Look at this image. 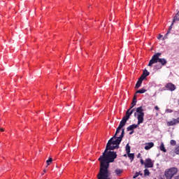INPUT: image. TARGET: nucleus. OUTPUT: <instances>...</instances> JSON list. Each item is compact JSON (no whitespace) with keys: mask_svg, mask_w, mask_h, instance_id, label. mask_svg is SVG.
<instances>
[{"mask_svg":"<svg viewBox=\"0 0 179 179\" xmlns=\"http://www.w3.org/2000/svg\"><path fill=\"white\" fill-rule=\"evenodd\" d=\"M123 156L124 157H127V154H124Z\"/></svg>","mask_w":179,"mask_h":179,"instance_id":"obj_37","label":"nucleus"},{"mask_svg":"<svg viewBox=\"0 0 179 179\" xmlns=\"http://www.w3.org/2000/svg\"><path fill=\"white\" fill-rule=\"evenodd\" d=\"M43 171H44V173H45V170H44Z\"/></svg>","mask_w":179,"mask_h":179,"instance_id":"obj_40","label":"nucleus"},{"mask_svg":"<svg viewBox=\"0 0 179 179\" xmlns=\"http://www.w3.org/2000/svg\"><path fill=\"white\" fill-rule=\"evenodd\" d=\"M155 109L157 110V111H159V106H155Z\"/></svg>","mask_w":179,"mask_h":179,"instance_id":"obj_30","label":"nucleus"},{"mask_svg":"<svg viewBox=\"0 0 179 179\" xmlns=\"http://www.w3.org/2000/svg\"><path fill=\"white\" fill-rule=\"evenodd\" d=\"M165 89L170 92H174V90H176V85L171 83H169L165 85Z\"/></svg>","mask_w":179,"mask_h":179,"instance_id":"obj_9","label":"nucleus"},{"mask_svg":"<svg viewBox=\"0 0 179 179\" xmlns=\"http://www.w3.org/2000/svg\"><path fill=\"white\" fill-rule=\"evenodd\" d=\"M154 164L153 162H152V159L148 158L145 159V167L146 169H152V167H153Z\"/></svg>","mask_w":179,"mask_h":179,"instance_id":"obj_8","label":"nucleus"},{"mask_svg":"<svg viewBox=\"0 0 179 179\" xmlns=\"http://www.w3.org/2000/svg\"><path fill=\"white\" fill-rule=\"evenodd\" d=\"M126 152L127 154L131 153V146L129 145V144H127L126 145Z\"/></svg>","mask_w":179,"mask_h":179,"instance_id":"obj_21","label":"nucleus"},{"mask_svg":"<svg viewBox=\"0 0 179 179\" xmlns=\"http://www.w3.org/2000/svg\"><path fill=\"white\" fill-rule=\"evenodd\" d=\"M139 173L138 172H136L134 176H133V178L135 179V178H137V177H139Z\"/></svg>","mask_w":179,"mask_h":179,"instance_id":"obj_26","label":"nucleus"},{"mask_svg":"<svg viewBox=\"0 0 179 179\" xmlns=\"http://www.w3.org/2000/svg\"><path fill=\"white\" fill-rule=\"evenodd\" d=\"M159 150L162 152H164V153H166V152H167V150H166V148L164 147V143H161V145L159 146Z\"/></svg>","mask_w":179,"mask_h":179,"instance_id":"obj_18","label":"nucleus"},{"mask_svg":"<svg viewBox=\"0 0 179 179\" xmlns=\"http://www.w3.org/2000/svg\"><path fill=\"white\" fill-rule=\"evenodd\" d=\"M163 37V35H162L161 34H159V36H157V39L160 40V38H162Z\"/></svg>","mask_w":179,"mask_h":179,"instance_id":"obj_28","label":"nucleus"},{"mask_svg":"<svg viewBox=\"0 0 179 179\" xmlns=\"http://www.w3.org/2000/svg\"><path fill=\"white\" fill-rule=\"evenodd\" d=\"M46 163H47L48 166H50V164H51L52 163V158L49 157V159L46 161Z\"/></svg>","mask_w":179,"mask_h":179,"instance_id":"obj_24","label":"nucleus"},{"mask_svg":"<svg viewBox=\"0 0 179 179\" xmlns=\"http://www.w3.org/2000/svg\"><path fill=\"white\" fill-rule=\"evenodd\" d=\"M0 131H1V132H3L5 130H4L3 128H1V129H0Z\"/></svg>","mask_w":179,"mask_h":179,"instance_id":"obj_34","label":"nucleus"},{"mask_svg":"<svg viewBox=\"0 0 179 179\" xmlns=\"http://www.w3.org/2000/svg\"><path fill=\"white\" fill-rule=\"evenodd\" d=\"M149 75H150V73H149L148 70L145 69L140 78H141L143 80H145L147 76H149Z\"/></svg>","mask_w":179,"mask_h":179,"instance_id":"obj_11","label":"nucleus"},{"mask_svg":"<svg viewBox=\"0 0 179 179\" xmlns=\"http://www.w3.org/2000/svg\"><path fill=\"white\" fill-rule=\"evenodd\" d=\"M159 57H162L161 52H157L155 53L152 59L150 60L148 63L149 66H152L153 64H157V62H159L162 66H164V65H167V60L164 58H159Z\"/></svg>","mask_w":179,"mask_h":179,"instance_id":"obj_2","label":"nucleus"},{"mask_svg":"<svg viewBox=\"0 0 179 179\" xmlns=\"http://www.w3.org/2000/svg\"><path fill=\"white\" fill-rule=\"evenodd\" d=\"M140 162H141V164H142V165L144 164V166H145V162L143 161V159H141L140 160Z\"/></svg>","mask_w":179,"mask_h":179,"instance_id":"obj_29","label":"nucleus"},{"mask_svg":"<svg viewBox=\"0 0 179 179\" xmlns=\"http://www.w3.org/2000/svg\"><path fill=\"white\" fill-rule=\"evenodd\" d=\"M146 92H148L147 90H145V88H142L141 90H137L136 94H138V93H139L140 94H143V93H146Z\"/></svg>","mask_w":179,"mask_h":179,"instance_id":"obj_17","label":"nucleus"},{"mask_svg":"<svg viewBox=\"0 0 179 179\" xmlns=\"http://www.w3.org/2000/svg\"><path fill=\"white\" fill-rule=\"evenodd\" d=\"M130 111H132V114H133L134 111H135V108L131 109Z\"/></svg>","mask_w":179,"mask_h":179,"instance_id":"obj_33","label":"nucleus"},{"mask_svg":"<svg viewBox=\"0 0 179 179\" xmlns=\"http://www.w3.org/2000/svg\"><path fill=\"white\" fill-rule=\"evenodd\" d=\"M131 131L129 132V135H132L134 134V130H130Z\"/></svg>","mask_w":179,"mask_h":179,"instance_id":"obj_31","label":"nucleus"},{"mask_svg":"<svg viewBox=\"0 0 179 179\" xmlns=\"http://www.w3.org/2000/svg\"><path fill=\"white\" fill-rule=\"evenodd\" d=\"M131 115H132V111H131V108H129L126 112V115L122 117V119L120 122H122L123 124H126L127 121H128V120H129Z\"/></svg>","mask_w":179,"mask_h":179,"instance_id":"obj_7","label":"nucleus"},{"mask_svg":"<svg viewBox=\"0 0 179 179\" xmlns=\"http://www.w3.org/2000/svg\"><path fill=\"white\" fill-rule=\"evenodd\" d=\"M170 143L172 146H176L177 143L176 142L175 140H171Z\"/></svg>","mask_w":179,"mask_h":179,"instance_id":"obj_25","label":"nucleus"},{"mask_svg":"<svg viewBox=\"0 0 179 179\" xmlns=\"http://www.w3.org/2000/svg\"><path fill=\"white\" fill-rule=\"evenodd\" d=\"M136 113H138L137 120L138 125H141L143 122V117H145V113H143V106H140L136 109Z\"/></svg>","mask_w":179,"mask_h":179,"instance_id":"obj_3","label":"nucleus"},{"mask_svg":"<svg viewBox=\"0 0 179 179\" xmlns=\"http://www.w3.org/2000/svg\"><path fill=\"white\" fill-rule=\"evenodd\" d=\"M123 127H125V124L122 123V122H120L119 126L117 127V128L116 129V132H115V135L111 138L112 142H115V140L114 141V139H118L119 137H117V135H118V134H120V132Z\"/></svg>","mask_w":179,"mask_h":179,"instance_id":"obj_6","label":"nucleus"},{"mask_svg":"<svg viewBox=\"0 0 179 179\" xmlns=\"http://www.w3.org/2000/svg\"><path fill=\"white\" fill-rule=\"evenodd\" d=\"M137 101H138V100H136V95H134V98H133V101L131 102V106L130 107V110H132V108H134V107H135V106H136Z\"/></svg>","mask_w":179,"mask_h":179,"instance_id":"obj_12","label":"nucleus"},{"mask_svg":"<svg viewBox=\"0 0 179 179\" xmlns=\"http://www.w3.org/2000/svg\"><path fill=\"white\" fill-rule=\"evenodd\" d=\"M179 21V15L178 14H176L174 17H173V23L175 22H178Z\"/></svg>","mask_w":179,"mask_h":179,"instance_id":"obj_23","label":"nucleus"},{"mask_svg":"<svg viewBox=\"0 0 179 179\" xmlns=\"http://www.w3.org/2000/svg\"><path fill=\"white\" fill-rule=\"evenodd\" d=\"M144 176L145 177H146V176H148V177L150 176V171H149V169H146L144 170Z\"/></svg>","mask_w":179,"mask_h":179,"instance_id":"obj_22","label":"nucleus"},{"mask_svg":"<svg viewBox=\"0 0 179 179\" xmlns=\"http://www.w3.org/2000/svg\"><path fill=\"white\" fill-rule=\"evenodd\" d=\"M139 124H131L130 126H129L127 128V131H134V129H136V128H138V126Z\"/></svg>","mask_w":179,"mask_h":179,"instance_id":"obj_13","label":"nucleus"},{"mask_svg":"<svg viewBox=\"0 0 179 179\" xmlns=\"http://www.w3.org/2000/svg\"><path fill=\"white\" fill-rule=\"evenodd\" d=\"M138 173H139V176H143V174L141 173V171H139Z\"/></svg>","mask_w":179,"mask_h":179,"instance_id":"obj_35","label":"nucleus"},{"mask_svg":"<svg viewBox=\"0 0 179 179\" xmlns=\"http://www.w3.org/2000/svg\"><path fill=\"white\" fill-rule=\"evenodd\" d=\"M175 179H179V176H176V177H175Z\"/></svg>","mask_w":179,"mask_h":179,"instance_id":"obj_36","label":"nucleus"},{"mask_svg":"<svg viewBox=\"0 0 179 179\" xmlns=\"http://www.w3.org/2000/svg\"><path fill=\"white\" fill-rule=\"evenodd\" d=\"M125 135V129H122V132L119 138L115 141H113V138H110L107 144L106 149L102 155L99 158V162H100L99 171H110V163H114L115 159L117 158L116 152L108 151L114 150L115 149H120V143L122 141V138Z\"/></svg>","mask_w":179,"mask_h":179,"instance_id":"obj_1","label":"nucleus"},{"mask_svg":"<svg viewBox=\"0 0 179 179\" xmlns=\"http://www.w3.org/2000/svg\"><path fill=\"white\" fill-rule=\"evenodd\" d=\"M127 156L130 159L131 162H132L134 159H135V154L134 153L129 152V154H127Z\"/></svg>","mask_w":179,"mask_h":179,"instance_id":"obj_19","label":"nucleus"},{"mask_svg":"<svg viewBox=\"0 0 179 179\" xmlns=\"http://www.w3.org/2000/svg\"><path fill=\"white\" fill-rule=\"evenodd\" d=\"M143 78L140 77L136 84L135 89H139V87H141L142 85V82H143Z\"/></svg>","mask_w":179,"mask_h":179,"instance_id":"obj_10","label":"nucleus"},{"mask_svg":"<svg viewBox=\"0 0 179 179\" xmlns=\"http://www.w3.org/2000/svg\"><path fill=\"white\" fill-rule=\"evenodd\" d=\"M175 153L179 155V145L175 149Z\"/></svg>","mask_w":179,"mask_h":179,"instance_id":"obj_27","label":"nucleus"},{"mask_svg":"<svg viewBox=\"0 0 179 179\" xmlns=\"http://www.w3.org/2000/svg\"><path fill=\"white\" fill-rule=\"evenodd\" d=\"M153 146H155V143H153L152 142L148 143H146V145L145 146V150H149V149H152V148H153Z\"/></svg>","mask_w":179,"mask_h":179,"instance_id":"obj_14","label":"nucleus"},{"mask_svg":"<svg viewBox=\"0 0 179 179\" xmlns=\"http://www.w3.org/2000/svg\"><path fill=\"white\" fill-rule=\"evenodd\" d=\"M115 173L116 176H121V174H122V169H116L115 170Z\"/></svg>","mask_w":179,"mask_h":179,"instance_id":"obj_20","label":"nucleus"},{"mask_svg":"<svg viewBox=\"0 0 179 179\" xmlns=\"http://www.w3.org/2000/svg\"><path fill=\"white\" fill-rule=\"evenodd\" d=\"M176 123L179 124V117L177 119H176Z\"/></svg>","mask_w":179,"mask_h":179,"instance_id":"obj_32","label":"nucleus"},{"mask_svg":"<svg viewBox=\"0 0 179 179\" xmlns=\"http://www.w3.org/2000/svg\"><path fill=\"white\" fill-rule=\"evenodd\" d=\"M173 26H174V22H172L171 26L169 27L167 33L165 34L164 38H162V40H164L165 38H167V34H170V32L171 31V29H173Z\"/></svg>","mask_w":179,"mask_h":179,"instance_id":"obj_15","label":"nucleus"},{"mask_svg":"<svg viewBox=\"0 0 179 179\" xmlns=\"http://www.w3.org/2000/svg\"><path fill=\"white\" fill-rule=\"evenodd\" d=\"M96 177L98 179H111V172L107 171H99Z\"/></svg>","mask_w":179,"mask_h":179,"instance_id":"obj_5","label":"nucleus"},{"mask_svg":"<svg viewBox=\"0 0 179 179\" xmlns=\"http://www.w3.org/2000/svg\"><path fill=\"white\" fill-rule=\"evenodd\" d=\"M178 104H179V99H178Z\"/></svg>","mask_w":179,"mask_h":179,"instance_id":"obj_39","label":"nucleus"},{"mask_svg":"<svg viewBox=\"0 0 179 179\" xmlns=\"http://www.w3.org/2000/svg\"><path fill=\"white\" fill-rule=\"evenodd\" d=\"M134 115H136V112L134 113Z\"/></svg>","mask_w":179,"mask_h":179,"instance_id":"obj_38","label":"nucleus"},{"mask_svg":"<svg viewBox=\"0 0 179 179\" xmlns=\"http://www.w3.org/2000/svg\"><path fill=\"white\" fill-rule=\"evenodd\" d=\"M177 120L176 119H173L172 121L167 122V126L168 127H173V125H176Z\"/></svg>","mask_w":179,"mask_h":179,"instance_id":"obj_16","label":"nucleus"},{"mask_svg":"<svg viewBox=\"0 0 179 179\" xmlns=\"http://www.w3.org/2000/svg\"><path fill=\"white\" fill-rule=\"evenodd\" d=\"M178 172V169L177 168L173 167L165 171V177L166 179H171Z\"/></svg>","mask_w":179,"mask_h":179,"instance_id":"obj_4","label":"nucleus"}]
</instances>
